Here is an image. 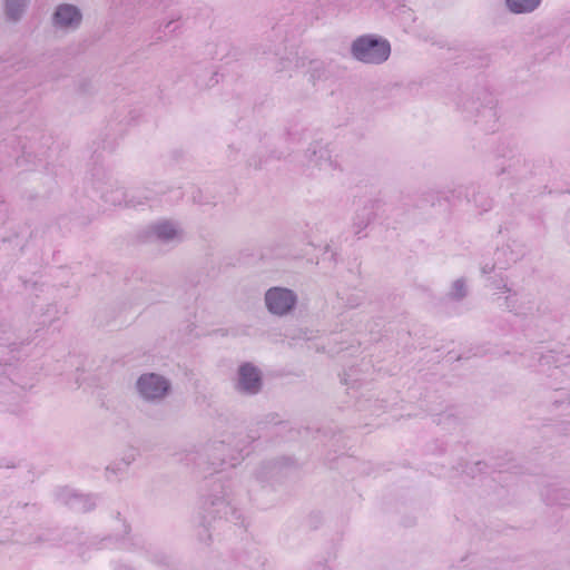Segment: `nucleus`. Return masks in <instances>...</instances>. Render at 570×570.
I'll return each mask as SVG.
<instances>
[{
	"mask_svg": "<svg viewBox=\"0 0 570 570\" xmlns=\"http://www.w3.org/2000/svg\"><path fill=\"white\" fill-rule=\"evenodd\" d=\"M27 3L28 0H6L4 10L7 18L11 21H18L21 18Z\"/></svg>",
	"mask_w": 570,
	"mask_h": 570,
	"instance_id": "obj_8",
	"label": "nucleus"
},
{
	"mask_svg": "<svg viewBox=\"0 0 570 570\" xmlns=\"http://www.w3.org/2000/svg\"><path fill=\"white\" fill-rule=\"evenodd\" d=\"M153 232L160 240L168 242L179 237L180 232L176 225L169 222H161L153 227Z\"/></svg>",
	"mask_w": 570,
	"mask_h": 570,
	"instance_id": "obj_6",
	"label": "nucleus"
},
{
	"mask_svg": "<svg viewBox=\"0 0 570 570\" xmlns=\"http://www.w3.org/2000/svg\"><path fill=\"white\" fill-rule=\"evenodd\" d=\"M390 52V43L386 40L371 36L360 37L352 45L353 56L365 63H381L389 58Z\"/></svg>",
	"mask_w": 570,
	"mask_h": 570,
	"instance_id": "obj_1",
	"label": "nucleus"
},
{
	"mask_svg": "<svg viewBox=\"0 0 570 570\" xmlns=\"http://www.w3.org/2000/svg\"><path fill=\"white\" fill-rule=\"evenodd\" d=\"M238 389L255 394L261 389L259 371L250 364H244L239 368Z\"/></svg>",
	"mask_w": 570,
	"mask_h": 570,
	"instance_id": "obj_5",
	"label": "nucleus"
},
{
	"mask_svg": "<svg viewBox=\"0 0 570 570\" xmlns=\"http://www.w3.org/2000/svg\"><path fill=\"white\" fill-rule=\"evenodd\" d=\"M137 389L144 399L159 400L167 394L169 383L166 379L157 374H144L137 381Z\"/></svg>",
	"mask_w": 570,
	"mask_h": 570,
	"instance_id": "obj_3",
	"label": "nucleus"
},
{
	"mask_svg": "<svg viewBox=\"0 0 570 570\" xmlns=\"http://www.w3.org/2000/svg\"><path fill=\"white\" fill-rule=\"evenodd\" d=\"M82 20V13L77 6L70 3L59 4L52 14V24L57 29H77Z\"/></svg>",
	"mask_w": 570,
	"mask_h": 570,
	"instance_id": "obj_4",
	"label": "nucleus"
},
{
	"mask_svg": "<svg viewBox=\"0 0 570 570\" xmlns=\"http://www.w3.org/2000/svg\"><path fill=\"white\" fill-rule=\"evenodd\" d=\"M541 0H507L509 10L513 13H529L534 11Z\"/></svg>",
	"mask_w": 570,
	"mask_h": 570,
	"instance_id": "obj_7",
	"label": "nucleus"
},
{
	"mask_svg": "<svg viewBox=\"0 0 570 570\" xmlns=\"http://www.w3.org/2000/svg\"><path fill=\"white\" fill-rule=\"evenodd\" d=\"M265 302L271 313L285 315L295 306L296 295L288 288L273 287L266 292Z\"/></svg>",
	"mask_w": 570,
	"mask_h": 570,
	"instance_id": "obj_2",
	"label": "nucleus"
},
{
	"mask_svg": "<svg viewBox=\"0 0 570 570\" xmlns=\"http://www.w3.org/2000/svg\"><path fill=\"white\" fill-rule=\"evenodd\" d=\"M465 295V284L462 279H458L454 282L453 284V287H452V291H451V296L453 298H462L463 296Z\"/></svg>",
	"mask_w": 570,
	"mask_h": 570,
	"instance_id": "obj_9",
	"label": "nucleus"
}]
</instances>
